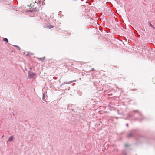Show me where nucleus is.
Segmentation results:
<instances>
[{
  "label": "nucleus",
  "mask_w": 155,
  "mask_h": 155,
  "mask_svg": "<svg viewBox=\"0 0 155 155\" xmlns=\"http://www.w3.org/2000/svg\"><path fill=\"white\" fill-rule=\"evenodd\" d=\"M35 75V74L32 71H29L28 72V77L30 78H34Z\"/></svg>",
  "instance_id": "nucleus-1"
},
{
  "label": "nucleus",
  "mask_w": 155,
  "mask_h": 155,
  "mask_svg": "<svg viewBox=\"0 0 155 155\" xmlns=\"http://www.w3.org/2000/svg\"><path fill=\"white\" fill-rule=\"evenodd\" d=\"M135 134V131L134 130H132L128 134L127 137V138H130L132 137Z\"/></svg>",
  "instance_id": "nucleus-2"
},
{
  "label": "nucleus",
  "mask_w": 155,
  "mask_h": 155,
  "mask_svg": "<svg viewBox=\"0 0 155 155\" xmlns=\"http://www.w3.org/2000/svg\"><path fill=\"white\" fill-rule=\"evenodd\" d=\"M39 11V9L37 7L33 8L30 11L31 12H38Z\"/></svg>",
  "instance_id": "nucleus-3"
},
{
  "label": "nucleus",
  "mask_w": 155,
  "mask_h": 155,
  "mask_svg": "<svg viewBox=\"0 0 155 155\" xmlns=\"http://www.w3.org/2000/svg\"><path fill=\"white\" fill-rule=\"evenodd\" d=\"M45 95H46V94H45V92L43 93V97L42 98L43 100L44 101H45Z\"/></svg>",
  "instance_id": "nucleus-4"
},
{
  "label": "nucleus",
  "mask_w": 155,
  "mask_h": 155,
  "mask_svg": "<svg viewBox=\"0 0 155 155\" xmlns=\"http://www.w3.org/2000/svg\"><path fill=\"white\" fill-rule=\"evenodd\" d=\"M13 139V137L12 136H11L8 139V141L9 142L12 141Z\"/></svg>",
  "instance_id": "nucleus-5"
},
{
  "label": "nucleus",
  "mask_w": 155,
  "mask_h": 155,
  "mask_svg": "<svg viewBox=\"0 0 155 155\" xmlns=\"http://www.w3.org/2000/svg\"><path fill=\"white\" fill-rule=\"evenodd\" d=\"M134 114H128L127 118L130 119V117H133L134 116Z\"/></svg>",
  "instance_id": "nucleus-6"
},
{
  "label": "nucleus",
  "mask_w": 155,
  "mask_h": 155,
  "mask_svg": "<svg viewBox=\"0 0 155 155\" xmlns=\"http://www.w3.org/2000/svg\"><path fill=\"white\" fill-rule=\"evenodd\" d=\"M122 153L123 155H127L126 151V150H122Z\"/></svg>",
  "instance_id": "nucleus-7"
},
{
  "label": "nucleus",
  "mask_w": 155,
  "mask_h": 155,
  "mask_svg": "<svg viewBox=\"0 0 155 155\" xmlns=\"http://www.w3.org/2000/svg\"><path fill=\"white\" fill-rule=\"evenodd\" d=\"M75 81H76V80H73V81H71L69 82H65L64 84H70V83H72L74 82H75Z\"/></svg>",
  "instance_id": "nucleus-8"
},
{
  "label": "nucleus",
  "mask_w": 155,
  "mask_h": 155,
  "mask_svg": "<svg viewBox=\"0 0 155 155\" xmlns=\"http://www.w3.org/2000/svg\"><path fill=\"white\" fill-rule=\"evenodd\" d=\"M45 58V57H43L42 58H38V60H40L41 61H43V60H44Z\"/></svg>",
  "instance_id": "nucleus-9"
},
{
  "label": "nucleus",
  "mask_w": 155,
  "mask_h": 155,
  "mask_svg": "<svg viewBox=\"0 0 155 155\" xmlns=\"http://www.w3.org/2000/svg\"><path fill=\"white\" fill-rule=\"evenodd\" d=\"M3 41L6 42V43L8 42V39L6 38H4L3 40Z\"/></svg>",
  "instance_id": "nucleus-10"
},
{
  "label": "nucleus",
  "mask_w": 155,
  "mask_h": 155,
  "mask_svg": "<svg viewBox=\"0 0 155 155\" xmlns=\"http://www.w3.org/2000/svg\"><path fill=\"white\" fill-rule=\"evenodd\" d=\"M124 146L125 147H128L130 146V145L126 143H124Z\"/></svg>",
  "instance_id": "nucleus-11"
},
{
  "label": "nucleus",
  "mask_w": 155,
  "mask_h": 155,
  "mask_svg": "<svg viewBox=\"0 0 155 155\" xmlns=\"http://www.w3.org/2000/svg\"><path fill=\"white\" fill-rule=\"evenodd\" d=\"M133 112H138V113H139V114H140V115L141 116V117H142V115H141V114L140 113V112H139L138 110H134V111H133Z\"/></svg>",
  "instance_id": "nucleus-12"
},
{
  "label": "nucleus",
  "mask_w": 155,
  "mask_h": 155,
  "mask_svg": "<svg viewBox=\"0 0 155 155\" xmlns=\"http://www.w3.org/2000/svg\"><path fill=\"white\" fill-rule=\"evenodd\" d=\"M14 46L16 47L18 50H20V48L19 46L16 45H14Z\"/></svg>",
  "instance_id": "nucleus-13"
},
{
  "label": "nucleus",
  "mask_w": 155,
  "mask_h": 155,
  "mask_svg": "<svg viewBox=\"0 0 155 155\" xmlns=\"http://www.w3.org/2000/svg\"><path fill=\"white\" fill-rule=\"evenodd\" d=\"M149 24L150 26L153 28L155 29V28L154 27L153 25H152L150 22H149Z\"/></svg>",
  "instance_id": "nucleus-14"
},
{
  "label": "nucleus",
  "mask_w": 155,
  "mask_h": 155,
  "mask_svg": "<svg viewBox=\"0 0 155 155\" xmlns=\"http://www.w3.org/2000/svg\"><path fill=\"white\" fill-rule=\"evenodd\" d=\"M152 81L153 83L155 84V77H154L152 79Z\"/></svg>",
  "instance_id": "nucleus-15"
},
{
  "label": "nucleus",
  "mask_w": 155,
  "mask_h": 155,
  "mask_svg": "<svg viewBox=\"0 0 155 155\" xmlns=\"http://www.w3.org/2000/svg\"><path fill=\"white\" fill-rule=\"evenodd\" d=\"M47 27L48 28H51L53 27V26L51 25L50 27L49 26H48Z\"/></svg>",
  "instance_id": "nucleus-16"
},
{
  "label": "nucleus",
  "mask_w": 155,
  "mask_h": 155,
  "mask_svg": "<svg viewBox=\"0 0 155 155\" xmlns=\"http://www.w3.org/2000/svg\"><path fill=\"white\" fill-rule=\"evenodd\" d=\"M126 126H127V127H128V124H127H127H126Z\"/></svg>",
  "instance_id": "nucleus-17"
},
{
  "label": "nucleus",
  "mask_w": 155,
  "mask_h": 155,
  "mask_svg": "<svg viewBox=\"0 0 155 155\" xmlns=\"http://www.w3.org/2000/svg\"><path fill=\"white\" fill-rule=\"evenodd\" d=\"M92 70V71L94 70V68H92V70Z\"/></svg>",
  "instance_id": "nucleus-18"
},
{
  "label": "nucleus",
  "mask_w": 155,
  "mask_h": 155,
  "mask_svg": "<svg viewBox=\"0 0 155 155\" xmlns=\"http://www.w3.org/2000/svg\"><path fill=\"white\" fill-rule=\"evenodd\" d=\"M30 70H31V69H32L31 68H30Z\"/></svg>",
  "instance_id": "nucleus-19"
}]
</instances>
